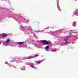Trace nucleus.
I'll return each instance as SVG.
<instances>
[{"label": "nucleus", "mask_w": 78, "mask_h": 78, "mask_svg": "<svg viewBox=\"0 0 78 78\" xmlns=\"http://www.w3.org/2000/svg\"><path fill=\"white\" fill-rule=\"evenodd\" d=\"M69 36L67 37V38H66V39H64V41H65V42H64V44H67V40H68V39H70V37H71V36H72V34L71 33H70L69 34Z\"/></svg>", "instance_id": "f257e3e1"}, {"label": "nucleus", "mask_w": 78, "mask_h": 78, "mask_svg": "<svg viewBox=\"0 0 78 78\" xmlns=\"http://www.w3.org/2000/svg\"><path fill=\"white\" fill-rule=\"evenodd\" d=\"M42 42L44 44H45V45H48L49 44V43L46 40H43Z\"/></svg>", "instance_id": "f03ea898"}, {"label": "nucleus", "mask_w": 78, "mask_h": 78, "mask_svg": "<svg viewBox=\"0 0 78 78\" xmlns=\"http://www.w3.org/2000/svg\"><path fill=\"white\" fill-rule=\"evenodd\" d=\"M9 42H10V39L8 38L6 41V43H7V44H8V43H9Z\"/></svg>", "instance_id": "7ed1b4c3"}, {"label": "nucleus", "mask_w": 78, "mask_h": 78, "mask_svg": "<svg viewBox=\"0 0 78 78\" xmlns=\"http://www.w3.org/2000/svg\"><path fill=\"white\" fill-rule=\"evenodd\" d=\"M24 44V43H23V42H18V44H19L20 45H21V44Z\"/></svg>", "instance_id": "20e7f679"}, {"label": "nucleus", "mask_w": 78, "mask_h": 78, "mask_svg": "<svg viewBox=\"0 0 78 78\" xmlns=\"http://www.w3.org/2000/svg\"><path fill=\"white\" fill-rule=\"evenodd\" d=\"M8 36L7 35H2V37H5V36Z\"/></svg>", "instance_id": "39448f33"}, {"label": "nucleus", "mask_w": 78, "mask_h": 78, "mask_svg": "<svg viewBox=\"0 0 78 78\" xmlns=\"http://www.w3.org/2000/svg\"><path fill=\"white\" fill-rule=\"evenodd\" d=\"M46 49H48L49 48V46H47L45 47Z\"/></svg>", "instance_id": "423d86ee"}, {"label": "nucleus", "mask_w": 78, "mask_h": 78, "mask_svg": "<svg viewBox=\"0 0 78 78\" xmlns=\"http://www.w3.org/2000/svg\"><path fill=\"white\" fill-rule=\"evenodd\" d=\"M31 67H33V68H35V67H34V66L33 65H32L30 66Z\"/></svg>", "instance_id": "0eeeda50"}, {"label": "nucleus", "mask_w": 78, "mask_h": 78, "mask_svg": "<svg viewBox=\"0 0 78 78\" xmlns=\"http://www.w3.org/2000/svg\"><path fill=\"white\" fill-rule=\"evenodd\" d=\"M37 63H38V64H40L41 63V62L38 61V62H37Z\"/></svg>", "instance_id": "6e6552de"}, {"label": "nucleus", "mask_w": 78, "mask_h": 78, "mask_svg": "<svg viewBox=\"0 0 78 78\" xmlns=\"http://www.w3.org/2000/svg\"><path fill=\"white\" fill-rule=\"evenodd\" d=\"M35 56L36 57H37V56H38V55H35Z\"/></svg>", "instance_id": "1a4fd4ad"}, {"label": "nucleus", "mask_w": 78, "mask_h": 78, "mask_svg": "<svg viewBox=\"0 0 78 78\" xmlns=\"http://www.w3.org/2000/svg\"><path fill=\"white\" fill-rule=\"evenodd\" d=\"M52 51H54L53 50H52Z\"/></svg>", "instance_id": "9d476101"}, {"label": "nucleus", "mask_w": 78, "mask_h": 78, "mask_svg": "<svg viewBox=\"0 0 78 78\" xmlns=\"http://www.w3.org/2000/svg\"><path fill=\"white\" fill-rule=\"evenodd\" d=\"M0 44H1V43H0Z\"/></svg>", "instance_id": "9b49d317"}]
</instances>
